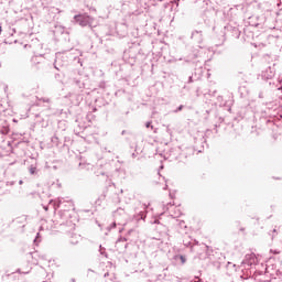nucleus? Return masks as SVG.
<instances>
[{
    "instance_id": "nucleus-5",
    "label": "nucleus",
    "mask_w": 282,
    "mask_h": 282,
    "mask_svg": "<svg viewBox=\"0 0 282 282\" xmlns=\"http://www.w3.org/2000/svg\"><path fill=\"white\" fill-rule=\"evenodd\" d=\"M105 279H107V276H109V281L110 282H120V280H118V276L116 275V273H105L104 274Z\"/></svg>"
},
{
    "instance_id": "nucleus-17",
    "label": "nucleus",
    "mask_w": 282,
    "mask_h": 282,
    "mask_svg": "<svg viewBox=\"0 0 282 282\" xmlns=\"http://www.w3.org/2000/svg\"><path fill=\"white\" fill-rule=\"evenodd\" d=\"M188 83H193V76H189Z\"/></svg>"
},
{
    "instance_id": "nucleus-4",
    "label": "nucleus",
    "mask_w": 282,
    "mask_h": 282,
    "mask_svg": "<svg viewBox=\"0 0 282 282\" xmlns=\"http://www.w3.org/2000/svg\"><path fill=\"white\" fill-rule=\"evenodd\" d=\"M29 173H30V175H39V165L37 164H31L29 166Z\"/></svg>"
},
{
    "instance_id": "nucleus-1",
    "label": "nucleus",
    "mask_w": 282,
    "mask_h": 282,
    "mask_svg": "<svg viewBox=\"0 0 282 282\" xmlns=\"http://www.w3.org/2000/svg\"><path fill=\"white\" fill-rule=\"evenodd\" d=\"M74 21H75V23H78V25H80V28H87V25L89 28H91V25L94 24V18H91L87 13L75 15Z\"/></svg>"
},
{
    "instance_id": "nucleus-9",
    "label": "nucleus",
    "mask_w": 282,
    "mask_h": 282,
    "mask_svg": "<svg viewBox=\"0 0 282 282\" xmlns=\"http://www.w3.org/2000/svg\"><path fill=\"white\" fill-rule=\"evenodd\" d=\"M126 241H127V238L120 236V237L118 238V240H117V243H126Z\"/></svg>"
},
{
    "instance_id": "nucleus-19",
    "label": "nucleus",
    "mask_w": 282,
    "mask_h": 282,
    "mask_svg": "<svg viewBox=\"0 0 282 282\" xmlns=\"http://www.w3.org/2000/svg\"><path fill=\"white\" fill-rule=\"evenodd\" d=\"M70 282H76V279H75V278H72V279H70Z\"/></svg>"
},
{
    "instance_id": "nucleus-15",
    "label": "nucleus",
    "mask_w": 282,
    "mask_h": 282,
    "mask_svg": "<svg viewBox=\"0 0 282 282\" xmlns=\"http://www.w3.org/2000/svg\"><path fill=\"white\" fill-rule=\"evenodd\" d=\"M43 209H44L45 212H47V210H50V207H48L47 205H43Z\"/></svg>"
},
{
    "instance_id": "nucleus-18",
    "label": "nucleus",
    "mask_w": 282,
    "mask_h": 282,
    "mask_svg": "<svg viewBox=\"0 0 282 282\" xmlns=\"http://www.w3.org/2000/svg\"><path fill=\"white\" fill-rule=\"evenodd\" d=\"M66 204H68V206L72 207V202H66Z\"/></svg>"
},
{
    "instance_id": "nucleus-2",
    "label": "nucleus",
    "mask_w": 282,
    "mask_h": 282,
    "mask_svg": "<svg viewBox=\"0 0 282 282\" xmlns=\"http://www.w3.org/2000/svg\"><path fill=\"white\" fill-rule=\"evenodd\" d=\"M50 204H53L54 210H58L63 204H65V198H57L55 200H50Z\"/></svg>"
},
{
    "instance_id": "nucleus-25",
    "label": "nucleus",
    "mask_w": 282,
    "mask_h": 282,
    "mask_svg": "<svg viewBox=\"0 0 282 282\" xmlns=\"http://www.w3.org/2000/svg\"><path fill=\"white\" fill-rule=\"evenodd\" d=\"M20 184H23V181H20Z\"/></svg>"
},
{
    "instance_id": "nucleus-13",
    "label": "nucleus",
    "mask_w": 282,
    "mask_h": 282,
    "mask_svg": "<svg viewBox=\"0 0 282 282\" xmlns=\"http://www.w3.org/2000/svg\"><path fill=\"white\" fill-rule=\"evenodd\" d=\"M183 109H184V106L181 105V106H178V108L174 112L177 113L178 111H182Z\"/></svg>"
},
{
    "instance_id": "nucleus-22",
    "label": "nucleus",
    "mask_w": 282,
    "mask_h": 282,
    "mask_svg": "<svg viewBox=\"0 0 282 282\" xmlns=\"http://www.w3.org/2000/svg\"><path fill=\"white\" fill-rule=\"evenodd\" d=\"M195 282H202V280H199V279H198V280H197V281H195Z\"/></svg>"
},
{
    "instance_id": "nucleus-24",
    "label": "nucleus",
    "mask_w": 282,
    "mask_h": 282,
    "mask_svg": "<svg viewBox=\"0 0 282 282\" xmlns=\"http://www.w3.org/2000/svg\"><path fill=\"white\" fill-rule=\"evenodd\" d=\"M13 122H17V119H13Z\"/></svg>"
},
{
    "instance_id": "nucleus-11",
    "label": "nucleus",
    "mask_w": 282,
    "mask_h": 282,
    "mask_svg": "<svg viewBox=\"0 0 282 282\" xmlns=\"http://www.w3.org/2000/svg\"><path fill=\"white\" fill-rule=\"evenodd\" d=\"M17 273H18V274H30V270H28V271H22L21 269H18V270H17Z\"/></svg>"
},
{
    "instance_id": "nucleus-12",
    "label": "nucleus",
    "mask_w": 282,
    "mask_h": 282,
    "mask_svg": "<svg viewBox=\"0 0 282 282\" xmlns=\"http://www.w3.org/2000/svg\"><path fill=\"white\" fill-rule=\"evenodd\" d=\"M99 252L100 254H104L105 257H107V253L105 252V248H102V246L99 247Z\"/></svg>"
},
{
    "instance_id": "nucleus-21",
    "label": "nucleus",
    "mask_w": 282,
    "mask_h": 282,
    "mask_svg": "<svg viewBox=\"0 0 282 282\" xmlns=\"http://www.w3.org/2000/svg\"><path fill=\"white\" fill-rule=\"evenodd\" d=\"M88 272H94V270L89 269Z\"/></svg>"
},
{
    "instance_id": "nucleus-23",
    "label": "nucleus",
    "mask_w": 282,
    "mask_h": 282,
    "mask_svg": "<svg viewBox=\"0 0 282 282\" xmlns=\"http://www.w3.org/2000/svg\"><path fill=\"white\" fill-rule=\"evenodd\" d=\"M2 30H1V26H0V34H1Z\"/></svg>"
},
{
    "instance_id": "nucleus-16",
    "label": "nucleus",
    "mask_w": 282,
    "mask_h": 282,
    "mask_svg": "<svg viewBox=\"0 0 282 282\" xmlns=\"http://www.w3.org/2000/svg\"><path fill=\"white\" fill-rule=\"evenodd\" d=\"M271 252H273V254H281V251L279 250H274V251L271 250Z\"/></svg>"
},
{
    "instance_id": "nucleus-14",
    "label": "nucleus",
    "mask_w": 282,
    "mask_h": 282,
    "mask_svg": "<svg viewBox=\"0 0 282 282\" xmlns=\"http://www.w3.org/2000/svg\"><path fill=\"white\" fill-rule=\"evenodd\" d=\"M195 34H199V35L202 36V31H194V32L192 33V36H195Z\"/></svg>"
},
{
    "instance_id": "nucleus-20",
    "label": "nucleus",
    "mask_w": 282,
    "mask_h": 282,
    "mask_svg": "<svg viewBox=\"0 0 282 282\" xmlns=\"http://www.w3.org/2000/svg\"><path fill=\"white\" fill-rule=\"evenodd\" d=\"M153 131H154V133H158V129H154Z\"/></svg>"
},
{
    "instance_id": "nucleus-8",
    "label": "nucleus",
    "mask_w": 282,
    "mask_h": 282,
    "mask_svg": "<svg viewBox=\"0 0 282 282\" xmlns=\"http://www.w3.org/2000/svg\"><path fill=\"white\" fill-rule=\"evenodd\" d=\"M145 128H147V129H151V131H153V122H152V121H148V122L145 123Z\"/></svg>"
},
{
    "instance_id": "nucleus-7",
    "label": "nucleus",
    "mask_w": 282,
    "mask_h": 282,
    "mask_svg": "<svg viewBox=\"0 0 282 282\" xmlns=\"http://www.w3.org/2000/svg\"><path fill=\"white\" fill-rule=\"evenodd\" d=\"M37 102H47V104H50V102H52V100L47 97H42V98H37Z\"/></svg>"
},
{
    "instance_id": "nucleus-10",
    "label": "nucleus",
    "mask_w": 282,
    "mask_h": 282,
    "mask_svg": "<svg viewBox=\"0 0 282 282\" xmlns=\"http://www.w3.org/2000/svg\"><path fill=\"white\" fill-rule=\"evenodd\" d=\"M140 219H144V213H139L137 216V221H140Z\"/></svg>"
},
{
    "instance_id": "nucleus-3",
    "label": "nucleus",
    "mask_w": 282,
    "mask_h": 282,
    "mask_svg": "<svg viewBox=\"0 0 282 282\" xmlns=\"http://www.w3.org/2000/svg\"><path fill=\"white\" fill-rule=\"evenodd\" d=\"M174 261H176V263H180L181 265H184V263H186V257L182 256V254H176L173 257Z\"/></svg>"
},
{
    "instance_id": "nucleus-6",
    "label": "nucleus",
    "mask_w": 282,
    "mask_h": 282,
    "mask_svg": "<svg viewBox=\"0 0 282 282\" xmlns=\"http://www.w3.org/2000/svg\"><path fill=\"white\" fill-rule=\"evenodd\" d=\"M69 241H70V243H72L73 246H76V243H78V242L80 241V236H78V235H72Z\"/></svg>"
}]
</instances>
